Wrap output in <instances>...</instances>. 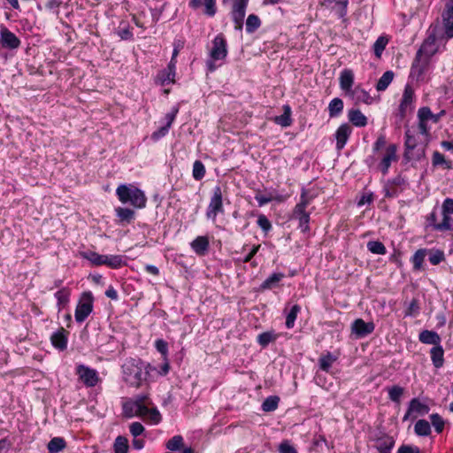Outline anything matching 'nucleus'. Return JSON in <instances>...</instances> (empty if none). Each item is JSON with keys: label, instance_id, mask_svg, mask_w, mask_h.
I'll return each instance as SVG.
<instances>
[{"label": "nucleus", "instance_id": "1", "mask_svg": "<svg viewBox=\"0 0 453 453\" xmlns=\"http://www.w3.org/2000/svg\"><path fill=\"white\" fill-rule=\"evenodd\" d=\"M156 368L141 359L129 358L122 365L123 380L130 387L140 388Z\"/></svg>", "mask_w": 453, "mask_h": 453}, {"label": "nucleus", "instance_id": "2", "mask_svg": "<svg viewBox=\"0 0 453 453\" xmlns=\"http://www.w3.org/2000/svg\"><path fill=\"white\" fill-rule=\"evenodd\" d=\"M437 35L435 27L429 33L427 37L422 42L418 50L414 61L411 65V71L418 75H421L426 69L430 58L437 53L438 45L436 44Z\"/></svg>", "mask_w": 453, "mask_h": 453}, {"label": "nucleus", "instance_id": "3", "mask_svg": "<svg viewBox=\"0 0 453 453\" xmlns=\"http://www.w3.org/2000/svg\"><path fill=\"white\" fill-rule=\"evenodd\" d=\"M116 195L122 203H130L139 209L146 206L147 197L144 192L133 185H119L116 189Z\"/></svg>", "mask_w": 453, "mask_h": 453}, {"label": "nucleus", "instance_id": "4", "mask_svg": "<svg viewBox=\"0 0 453 453\" xmlns=\"http://www.w3.org/2000/svg\"><path fill=\"white\" fill-rule=\"evenodd\" d=\"M312 200L311 196H308L306 189L303 188L300 196V201L296 204L292 218L298 221V226L302 232L305 233L310 230V213L306 211V208L310 205Z\"/></svg>", "mask_w": 453, "mask_h": 453}, {"label": "nucleus", "instance_id": "5", "mask_svg": "<svg viewBox=\"0 0 453 453\" xmlns=\"http://www.w3.org/2000/svg\"><path fill=\"white\" fill-rule=\"evenodd\" d=\"M226 191L222 189V187L218 185L212 189L210 202L206 209V218L209 219L216 220L217 216L219 213L224 212L223 206V196Z\"/></svg>", "mask_w": 453, "mask_h": 453}, {"label": "nucleus", "instance_id": "6", "mask_svg": "<svg viewBox=\"0 0 453 453\" xmlns=\"http://www.w3.org/2000/svg\"><path fill=\"white\" fill-rule=\"evenodd\" d=\"M94 297L91 292H84L75 309V320L78 323L83 322L93 311Z\"/></svg>", "mask_w": 453, "mask_h": 453}, {"label": "nucleus", "instance_id": "7", "mask_svg": "<svg viewBox=\"0 0 453 453\" xmlns=\"http://www.w3.org/2000/svg\"><path fill=\"white\" fill-rule=\"evenodd\" d=\"M418 146V141L414 134H411L410 129H407L405 132V141H404V153L403 158L410 162L411 160L419 161L424 157V150L421 151H414Z\"/></svg>", "mask_w": 453, "mask_h": 453}, {"label": "nucleus", "instance_id": "8", "mask_svg": "<svg viewBox=\"0 0 453 453\" xmlns=\"http://www.w3.org/2000/svg\"><path fill=\"white\" fill-rule=\"evenodd\" d=\"M415 95L414 90L410 85H406L403 90V94L401 99L400 105L398 107L397 117L399 120H403L407 115L413 111Z\"/></svg>", "mask_w": 453, "mask_h": 453}, {"label": "nucleus", "instance_id": "9", "mask_svg": "<svg viewBox=\"0 0 453 453\" xmlns=\"http://www.w3.org/2000/svg\"><path fill=\"white\" fill-rule=\"evenodd\" d=\"M76 374L87 388H93L99 381L98 372L95 369L84 365H78L76 366Z\"/></svg>", "mask_w": 453, "mask_h": 453}, {"label": "nucleus", "instance_id": "10", "mask_svg": "<svg viewBox=\"0 0 453 453\" xmlns=\"http://www.w3.org/2000/svg\"><path fill=\"white\" fill-rule=\"evenodd\" d=\"M227 55V43L223 34H219L212 41L210 57L212 61L223 60Z\"/></svg>", "mask_w": 453, "mask_h": 453}, {"label": "nucleus", "instance_id": "11", "mask_svg": "<svg viewBox=\"0 0 453 453\" xmlns=\"http://www.w3.org/2000/svg\"><path fill=\"white\" fill-rule=\"evenodd\" d=\"M441 18L446 39L453 38V0H446Z\"/></svg>", "mask_w": 453, "mask_h": 453}, {"label": "nucleus", "instance_id": "12", "mask_svg": "<svg viewBox=\"0 0 453 453\" xmlns=\"http://www.w3.org/2000/svg\"><path fill=\"white\" fill-rule=\"evenodd\" d=\"M0 43L3 48L16 50L20 46L19 38L6 27L2 26L0 29Z\"/></svg>", "mask_w": 453, "mask_h": 453}, {"label": "nucleus", "instance_id": "13", "mask_svg": "<svg viewBox=\"0 0 453 453\" xmlns=\"http://www.w3.org/2000/svg\"><path fill=\"white\" fill-rule=\"evenodd\" d=\"M396 151L397 146L395 144H390L386 148L385 153L378 165L379 169L384 175L388 173L392 162H396L398 160Z\"/></svg>", "mask_w": 453, "mask_h": 453}, {"label": "nucleus", "instance_id": "14", "mask_svg": "<svg viewBox=\"0 0 453 453\" xmlns=\"http://www.w3.org/2000/svg\"><path fill=\"white\" fill-rule=\"evenodd\" d=\"M248 2L249 0H234L232 10V19L235 24L236 29L241 30L242 28Z\"/></svg>", "mask_w": 453, "mask_h": 453}, {"label": "nucleus", "instance_id": "15", "mask_svg": "<svg viewBox=\"0 0 453 453\" xmlns=\"http://www.w3.org/2000/svg\"><path fill=\"white\" fill-rule=\"evenodd\" d=\"M320 5L335 12L340 19H344L347 15L349 0H321Z\"/></svg>", "mask_w": 453, "mask_h": 453}, {"label": "nucleus", "instance_id": "16", "mask_svg": "<svg viewBox=\"0 0 453 453\" xmlns=\"http://www.w3.org/2000/svg\"><path fill=\"white\" fill-rule=\"evenodd\" d=\"M375 325L373 322H365L362 319H357L351 325V332L357 338L365 337L374 331Z\"/></svg>", "mask_w": 453, "mask_h": 453}, {"label": "nucleus", "instance_id": "17", "mask_svg": "<svg viewBox=\"0 0 453 453\" xmlns=\"http://www.w3.org/2000/svg\"><path fill=\"white\" fill-rule=\"evenodd\" d=\"M123 415L126 418L144 417V413L148 411V406H140L135 403L132 399H129L122 404Z\"/></svg>", "mask_w": 453, "mask_h": 453}, {"label": "nucleus", "instance_id": "18", "mask_svg": "<svg viewBox=\"0 0 453 453\" xmlns=\"http://www.w3.org/2000/svg\"><path fill=\"white\" fill-rule=\"evenodd\" d=\"M352 132L351 127L347 124H342L335 132V139H336V149L341 150L346 145L349 137Z\"/></svg>", "mask_w": 453, "mask_h": 453}, {"label": "nucleus", "instance_id": "19", "mask_svg": "<svg viewBox=\"0 0 453 453\" xmlns=\"http://www.w3.org/2000/svg\"><path fill=\"white\" fill-rule=\"evenodd\" d=\"M395 446V440L393 437L383 434L374 440V448L379 453H391Z\"/></svg>", "mask_w": 453, "mask_h": 453}, {"label": "nucleus", "instance_id": "20", "mask_svg": "<svg viewBox=\"0 0 453 453\" xmlns=\"http://www.w3.org/2000/svg\"><path fill=\"white\" fill-rule=\"evenodd\" d=\"M340 88L348 96L354 88V73L350 69H344L340 73Z\"/></svg>", "mask_w": 453, "mask_h": 453}, {"label": "nucleus", "instance_id": "21", "mask_svg": "<svg viewBox=\"0 0 453 453\" xmlns=\"http://www.w3.org/2000/svg\"><path fill=\"white\" fill-rule=\"evenodd\" d=\"M348 96L357 104L361 103L371 104L373 101L370 94L360 87H356Z\"/></svg>", "mask_w": 453, "mask_h": 453}, {"label": "nucleus", "instance_id": "22", "mask_svg": "<svg viewBox=\"0 0 453 453\" xmlns=\"http://www.w3.org/2000/svg\"><path fill=\"white\" fill-rule=\"evenodd\" d=\"M67 334L68 333L63 327L55 332L50 337L52 345L61 351L66 349Z\"/></svg>", "mask_w": 453, "mask_h": 453}, {"label": "nucleus", "instance_id": "23", "mask_svg": "<svg viewBox=\"0 0 453 453\" xmlns=\"http://www.w3.org/2000/svg\"><path fill=\"white\" fill-rule=\"evenodd\" d=\"M204 4V13L213 17L216 13V0H190L189 6L195 10Z\"/></svg>", "mask_w": 453, "mask_h": 453}, {"label": "nucleus", "instance_id": "24", "mask_svg": "<svg viewBox=\"0 0 453 453\" xmlns=\"http://www.w3.org/2000/svg\"><path fill=\"white\" fill-rule=\"evenodd\" d=\"M418 340L422 343L433 344L434 346L440 345L441 342L440 335L436 332L430 330H423L418 335Z\"/></svg>", "mask_w": 453, "mask_h": 453}, {"label": "nucleus", "instance_id": "25", "mask_svg": "<svg viewBox=\"0 0 453 453\" xmlns=\"http://www.w3.org/2000/svg\"><path fill=\"white\" fill-rule=\"evenodd\" d=\"M430 357L435 368H441L444 365V349L440 344L430 349Z\"/></svg>", "mask_w": 453, "mask_h": 453}, {"label": "nucleus", "instance_id": "26", "mask_svg": "<svg viewBox=\"0 0 453 453\" xmlns=\"http://www.w3.org/2000/svg\"><path fill=\"white\" fill-rule=\"evenodd\" d=\"M349 120L356 127H363L367 124V118L358 109H351L348 112Z\"/></svg>", "mask_w": 453, "mask_h": 453}, {"label": "nucleus", "instance_id": "27", "mask_svg": "<svg viewBox=\"0 0 453 453\" xmlns=\"http://www.w3.org/2000/svg\"><path fill=\"white\" fill-rule=\"evenodd\" d=\"M191 248L192 250L197 254V255H203L207 250L209 249V239L206 236H197L192 242H191Z\"/></svg>", "mask_w": 453, "mask_h": 453}, {"label": "nucleus", "instance_id": "28", "mask_svg": "<svg viewBox=\"0 0 453 453\" xmlns=\"http://www.w3.org/2000/svg\"><path fill=\"white\" fill-rule=\"evenodd\" d=\"M409 412L417 413L418 415H426L429 412L430 408L427 404L421 403L418 398H412L409 403Z\"/></svg>", "mask_w": 453, "mask_h": 453}, {"label": "nucleus", "instance_id": "29", "mask_svg": "<svg viewBox=\"0 0 453 453\" xmlns=\"http://www.w3.org/2000/svg\"><path fill=\"white\" fill-rule=\"evenodd\" d=\"M444 114V110L441 111L438 114H434L429 107H421L418 111V119H426V121L431 119L434 123H437Z\"/></svg>", "mask_w": 453, "mask_h": 453}, {"label": "nucleus", "instance_id": "30", "mask_svg": "<svg viewBox=\"0 0 453 453\" xmlns=\"http://www.w3.org/2000/svg\"><path fill=\"white\" fill-rule=\"evenodd\" d=\"M81 256L83 258L91 262V264L96 266L104 265L105 263V261H104L105 255H100L95 251H91V250L84 251V252L81 253Z\"/></svg>", "mask_w": 453, "mask_h": 453}, {"label": "nucleus", "instance_id": "31", "mask_svg": "<svg viewBox=\"0 0 453 453\" xmlns=\"http://www.w3.org/2000/svg\"><path fill=\"white\" fill-rule=\"evenodd\" d=\"M285 277V274L282 273H274L270 275L260 286L262 290L272 289L276 287L277 284Z\"/></svg>", "mask_w": 453, "mask_h": 453}, {"label": "nucleus", "instance_id": "32", "mask_svg": "<svg viewBox=\"0 0 453 453\" xmlns=\"http://www.w3.org/2000/svg\"><path fill=\"white\" fill-rule=\"evenodd\" d=\"M426 255L427 249H419L414 253L411 257V262L415 271H420L423 269V264Z\"/></svg>", "mask_w": 453, "mask_h": 453}, {"label": "nucleus", "instance_id": "33", "mask_svg": "<svg viewBox=\"0 0 453 453\" xmlns=\"http://www.w3.org/2000/svg\"><path fill=\"white\" fill-rule=\"evenodd\" d=\"M116 215L121 223H130L134 219V211L128 208L118 207L115 209Z\"/></svg>", "mask_w": 453, "mask_h": 453}, {"label": "nucleus", "instance_id": "34", "mask_svg": "<svg viewBox=\"0 0 453 453\" xmlns=\"http://www.w3.org/2000/svg\"><path fill=\"white\" fill-rule=\"evenodd\" d=\"M284 112L274 118V122L283 127H289L292 124L291 109L288 105H284Z\"/></svg>", "mask_w": 453, "mask_h": 453}, {"label": "nucleus", "instance_id": "35", "mask_svg": "<svg viewBox=\"0 0 453 453\" xmlns=\"http://www.w3.org/2000/svg\"><path fill=\"white\" fill-rule=\"evenodd\" d=\"M104 265L112 269H119L126 265L123 260L122 256L120 255H105L104 257Z\"/></svg>", "mask_w": 453, "mask_h": 453}, {"label": "nucleus", "instance_id": "36", "mask_svg": "<svg viewBox=\"0 0 453 453\" xmlns=\"http://www.w3.org/2000/svg\"><path fill=\"white\" fill-rule=\"evenodd\" d=\"M343 110V101L341 98L335 97L328 104V112L330 118L339 116Z\"/></svg>", "mask_w": 453, "mask_h": 453}, {"label": "nucleus", "instance_id": "37", "mask_svg": "<svg viewBox=\"0 0 453 453\" xmlns=\"http://www.w3.org/2000/svg\"><path fill=\"white\" fill-rule=\"evenodd\" d=\"M66 447V442L62 437L52 438L48 445L47 449L49 453H58Z\"/></svg>", "mask_w": 453, "mask_h": 453}, {"label": "nucleus", "instance_id": "38", "mask_svg": "<svg viewBox=\"0 0 453 453\" xmlns=\"http://www.w3.org/2000/svg\"><path fill=\"white\" fill-rule=\"evenodd\" d=\"M129 443L127 437L119 435L113 442L114 453H128Z\"/></svg>", "mask_w": 453, "mask_h": 453}, {"label": "nucleus", "instance_id": "39", "mask_svg": "<svg viewBox=\"0 0 453 453\" xmlns=\"http://www.w3.org/2000/svg\"><path fill=\"white\" fill-rule=\"evenodd\" d=\"M394 72L392 71H387L385 72L382 76L379 79L376 84V89L378 91H384L388 88L389 84L392 82L394 79Z\"/></svg>", "mask_w": 453, "mask_h": 453}, {"label": "nucleus", "instance_id": "40", "mask_svg": "<svg viewBox=\"0 0 453 453\" xmlns=\"http://www.w3.org/2000/svg\"><path fill=\"white\" fill-rule=\"evenodd\" d=\"M337 359V357L333 355L331 352H327L326 355H322L319 358V367L324 372H329L330 367L332 366L333 363L335 362Z\"/></svg>", "mask_w": 453, "mask_h": 453}, {"label": "nucleus", "instance_id": "41", "mask_svg": "<svg viewBox=\"0 0 453 453\" xmlns=\"http://www.w3.org/2000/svg\"><path fill=\"white\" fill-rule=\"evenodd\" d=\"M432 164L434 166L441 165L448 170L453 167L452 162L446 160L444 155L437 150L433 153Z\"/></svg>", "mask_w": 453, "mask_h": 453}, {"label": "nucleus", "instance_id": "42", "mask_svg": "<svg viewBox=\"0 0 453 453\" xmlns=\"http://www.w3.org/2000/svg\"><path fill=\"white\" fill-rule=\"evenodd\" d=\"M427 255H428L429 262L433 265H437L445 260V254H444L443 250H438V249L427 250Z\"/></svg>", "mask_w": 453, "mask_h": 453}, {"label": "nucleus", "instance_id": "43", "mask_svg": "<svg viewBox=\"0 0 453 453\" xmlns=\"http://www.w3.org/2000/svg\"><path fill=\"white\" fill-rule=\"evenodd\" d=\"M280 403V397L277 395H271L265 399V401L262 403V410L265 412H272L274 411L279 405Z\"/></svg>", "mask_w": 453, "mask_h": 453}, {"label": "nucleus", "instance_id": "44", "mask_svg": "<svg viewBox=\"0 0 453 453\" xmlns=\"http://www.w3.org/2000/svg\"><path fill=\"white\" fill-rule=\"evenodd\" d=\"M414 431L418 436H428L431 434V426L428 421L419 419L414 426Z\"/></svg>", "mask_w": 453, "mask_h": 453}, {"label": "nucleus", "instance_id": "45", "mask_svg": "<svg viewBox=\"0 0 453 453\" xmlns=\"http://www.w3.org/2000/svg\"><path fill=\"white\" fill-rule=\"evenodd\" d=\"M276 339L277 335L273 331H267L258 334L257 341L262 348H265Z\"/></svg>", "mask_w": 453, "mask_h": 453}, {"label": "nucleus", "instance_id": "46", "mask_svg": "<svg viewBox=\"0 0 453 453\" xmlns=\"http://www.w3.org/2000/svg\"><path fill=\"white\" fill-rule=\"evenodd\" d=\"M388 398L394 402V403H399L400 401H401V397L402 395H403V392H404V388L398 386V385H394L390 388H388Z\"/></svg>", "mask_w": 453, "mask_h": 453}, {"label": "nucleus", "instance_id": "47", "mask_svg": "<svg viewBox=\"0 0 453 453\" xmlns=\"http://www.w3.org/2000/svg\"><path fill=\"white\" fill-rule=\"evenodd\" d=\"M301 311V307L298 304H295L291 307L289 312L287 314L286 317V327L290 329L293 328L295 326V321L296 319V317L298 313Z\"/></svg>", "mask_w": 453, "mask_h": 453}, {"label": "nucleus", "instance_id": "48", "mask_svg": "<svg viewBox=\"0 0 453 453\" xmlns=\"http://www.w3.org/2000/svg\"><path fill=\"white\" fill-rule=\"evenodd\" d=\"M206 173L205 166L200 160H196L193 164L192 175L196 180H201Z\"/></svg>", "mask_w": 453, "mask_h": 453}, {"label": "nucleus", "instance_id": "49", "mask_svg": "<svg viewBox=\"0 0 453 453\" xmlns=\"http://www.w3.org/2000/svg\"><path fill=\"white\" fill-rule=\"evenodd\" d=\"M367 249L370 252L377 255H385L387 249L385 245L379 241H370L367 242Z\"/></svg>", "mask_w": 453, "mask_h": 453}, {"label": "nucleus", "instance_id": "50", "mask_svg": "<svg viewBox=\"0 0 453 453\" xmlns=\"http://www.w3.org/2000/svg\"><path fill=\"white\" fill-rule=\"evenodd\" d=\"M117 35L122 39V40H131L133 38V33L130 29L129 25L125 22L121 21L119 24V27L117 31Z\"/></svg>", "mask_w": 453, "mask_h": 453}, {"label": "nucleus", "instance_id": "51", "mask_svg": "<svg viewBox=\"0 0 453 453\" xmlns=\"http://www.w3.org/2000/svg\"><path fill=\"white\" fill-rule=\"evenodd\" d=\"M261 25L259 18L255 14H250L248 16L246 20V31L248 33H253L256 31Z\"/></svg>", "mask_w": 453, "mask_h": 453}, {"label": "nucleus", "instance_id": "52", "mask_svg": "<svg viewBox=\"0 0 453 453\" xmlns=\"http://www.w3.org/2000/svg\"><path fill=\"white\" fill-rule=\"evenodd\" d=\"M166 449L171 451L179 450L183 446V438L181 435H174L166 442Z\"/></svg>", "mask_w": 453, "mask_h": 453}, {"label": "nucleus", "instance_id": "53", "mask_svg": "<svg viewBox=\"0 0 453 453\" xmlns=\"http://www.w3.org/2000/svg\"><path fill=\"white\" fill-rule=\"evenodd\" d=\"M430 420L436 433L441 434L444 429L445 421L441 415L434 413L430 415Z\"/></svg>", "mask_w": 453, "mask_h": 453}, {"label": "nucleus", "instance_id": "54", "mask_svg": "<svg viewBox=\"0 0 453 453\" xmlns=\"http://www.w3.org/2000/svg\"><path fill=\"white\" fill-rule=\"evenodd\" d=\"M419 310H420V307H419L418 300L417 298H413L410 302V303L405 311V316L416 317L419 313Z\"/></svg>", "mask_w": 453, "mask_h": 453}, {"label": "nucleus", "instance_id": "55", "mask_svg": "<svg viewBox=\"0 0 453 453\" xmlns=\"http://www.w3.org/2000/svg\"><path fill=\"white\" fill-rule=\"evenodd\" d=\"M388 40L384 37H379L373 44V51L377 58H380L383 50L386 48Z\"/></svg>", "mask_w": 453, "mask_h": 453}, {"label": "nucleus", "instance_id": "56", "mask_svg": "<svg viewBox=\"0 0 453 453\" xmlns=\"http://www.w3.org/2000/svg\"><path fill=\"white\" fill-rule=\"evenodd\" d=\"M55 297L58 301V305L64 306L69 301V292L65 288H62L56 292Z\"/></svg>", "mask_w": 453, "mask_h": 453}, {"label": "nucleus", "instance_id": "57", "mask_svg": "<svg viewBox=\"0 0 453 453\" xmlns=\"http://www.w3.org/2000/svg\"><path fill=\"white\" fill-rule=\"evenodd\" d=\"M144 417H148L150 421L153 424H158L161 421V414L157 408L150 409L144 413Z\"/></svg>", "mask_w": 453, "mask_h": 453}, {"label": "nucleus", "instance_id": "58", "mask_svg": "<svg viewBox=\"0 0 453 453\" xmlns=\"http://www.w3.org/2000/svg\"><path fill=\"white\" fill-rule=\"evenodd\" d=\"M157 350L162 355L164 360L167 359L168 355V344L163 339H158L155 342Z\"/></svg>", "mask_w": 453, "mask_h": 453}, {"label": "nucleus", "instance_id": "59", "mask_svg": "<svg viewBox=\"0 0 453 453\" xmlns=\"http://www.w3.org/2000/svg\"><path fill=\"white\" fill-rule=\"evenodd\" d=\"M257 223L258 226L265 233L270 231L272 228L270 220L265 215H259Z\"/></svg>", "mask_w": 453, "mask_h": 453}, {"label": "nucleus", "instance_id": "60", "mask_svg": "<svg viewBox=\"0 0 453 453\" xmlns=\"http://www.w3.org/2000/svg\"><path fill=\"white\" fill-rule=\"evenodd\" d=\"M434 228L439 231H445L451 229L450 218L447 215V213L443 212V219L441 223L436 224Z\"/></svg>", "mask_w": 453, "mask_h": 453}, {"label": "nucleus", "instance_id": "61", "mask_svg": "<svg viewBox=\"0 0 453 453\" xmlns=\"http://www.w3.org/2000/svg\"><path fill=\"white\" fill-rule=\"evenodd\" d=\"M129 430L134 437H138L144 432V426L140 422H133L129 426Z\"/></svg>", "mask_w": 453, "mask_h": 453}, {"label": "nucleus", "instance_id": "62", "mask_svg": "<svg viewBox=\"0 0 453 453\" xmlns=\"http://www.w3.org/2000/svg\"><path fill=\"white\" fill-rule=\"evenodd\" d=\"M175 74L168 72L167 70H164L158 74V79L161 81L163 84L174 82Z\"/></svg>", "mask_w": 453, "mask_h": 453}, {"label": "nucleus", "instance_id": "63", "mask_svg": "<svg viewBox=\"0 0 453 453\" xmlns=\"http://www.w3.org/2000/svg\"><path fill=\"white\" fill-rule=\"evenodd\" d=\"M397 453H421V450L417 446L403 444L399 447Z\"/></svg>", "mask_w": 453, "mask_h": 453}, {"label": "nucleus", "instance_id": "64", "mask_svg": "<svg viewBox=\"0 0 453 453\" xmlns=\"http://www.w3.org/2000/svg\"><path fill=\"white\" fill-rule=\"evenodd\" d=\"M280 453H297L296 449L288 441H283L279 446Z\"/></svg>", "mask_w": 453, "mask_h": 453}]
</instances>
